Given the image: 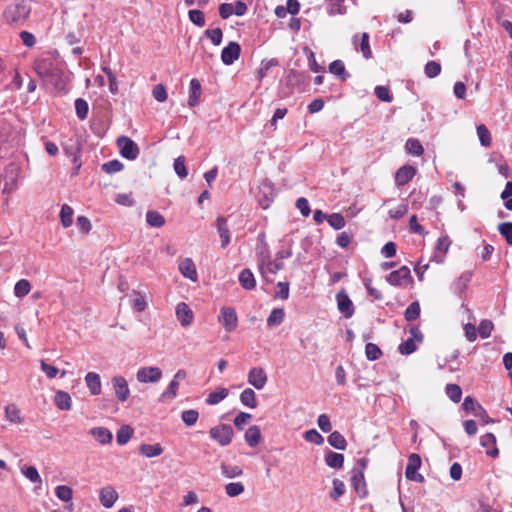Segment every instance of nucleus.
<instances>
[{
	"label": "nucleus",
	"instance_id": "f3484780",
	"mask_svg": "<svg viewBox=\"0 0 512 512\" xmlns=\"http://www.w3.org/2000/svg\"><path fill=\"white\" fill-rule=\"evenodd\" d=\"M89 433L94 438V440L101 445L110 444L113 439L111 431L105 427L91 428Z\"/></svg>",
	"mask_w": 512,
	"mask_h": 512
},
{
	"label": "nucleus",
	"instance_id": "f03ea898",
	"mask_svg": "<svg viewBox=\"0 0 512 512\" xmlns=\"http://www.w3.org/2000/svg\"><path fill=\"white\" fill-rule=\"evenodd\" d=\"M209 436L220 446L225 447L232 442L234 431L228 424H218L209 430Z\"/></svg>",
	"mask_w": 512,
	"mask_h": 512
},
{
	"label": "nucleus",
	"instance_id": "f257e3e1",
	"mask_svg": "<svg viewBox=\"0 0 512 512\" xmlns=\"http://www.w3.org/2000/svg\"><path fill=\"white\" fill-rule=\"evenodd\" d=\"M30 13V8L25 3L10 5L3 13L5 21L9 24L25 21Z\"/></svg>",
	"mask_w": 512,
	"mask_h": 512
},
{
	"label": "nucleus",
	"instance_id": "393cba45",
	"mask_svg": "<svg viewBox=\"0 0 512 512\" xmlns=\"http://www.w3.org/2000/svg\"><path fill=\"white\" fill-rule=\"evenodd\" d=\"M239 283L246 290H251L256 286V280L252 271L248 268L243 269L239 274Z\"/></svg>",
	"mask_w": 512,
	"mask_h": 512
},
{
	"label": "nucleus",
	"instance_id": "412c9836",
	"mask_svg": "<svg viewBox=\"0 0 512 512\" xmlns=\"http://www.w3.org/2000/svg\"><path fill=\"white\" fill-rule=\"evenodd\" d=\"M54 403L58 409L68 411L72 407V399L69 393L59 390L55 393Z\"/></svg>",
	"mask_w": 512,
	"mask_h": 512
},
{
	"label": "nucleus",
	"instance_id": "a19ab883",
	"mask_svg": "<svg viewBox=\"0 0 512 512\" xmlns=\"http://www.w3.org/2000/svg\"><path fill=\"white\" fill-rule=\"evenodd\" d=\"M133 429L129 425H123L117 432L116 439L119 445H125L133 435Z\"/></svg>",
	"mask_w": 512,
	"mask_h": 512
},
{
	"label": "nucleus",
	"instance_id": "338daca9",
	"mask_svg": "<svg viewBox=\"0 0 512 512\" xmlns=\"http://www.w3.org/2000/svg\"><path fill=\"white\" fill-rule=\"evenodd\" d=\"M252 419V415L245 412H240L235 418H234V425L239 429L242 430L246 424L250 422Z\"/></svg>",
	"mask_w": 512,
	"mask_h": 512
},
{
	"label": "nucleus",
	"instance_id": "1a4fd4ad",
	"mask_svg": "<svg viewBox=\"0 0 512 512\" xmlns=\"http://www.w3.org/2000/svg\"><path fill=\"white\" fill-rule=\"evenodd\" d=\"M241 47L237 42H230L221 52V60L225 65L233 64L240 57Z\"/></svg>",
	"mask_w": 512,
	"mask_h": 512
},
{
	"label": "nucleus",
	"instance_id": "09e8293b",
	"mask_svg": "<svg viewBox=\"0 0 512 512\" xmlns=\"http://www.w3.org/2000/svg\"><path fill=\"white\" fill-rule=\"evenodd\" d=\"M327 221L329 225L335 230L342 229L346 224L343 215L340 213H332L327 217Z\"/></svg>",
	"mask_w": 512,
	"mask_h": 512
},
{
	"label": "nucleus",
	"instance_id": "4468645a",
	"mask_svg": "<svg viewBox=\"0 0 512 512\" xmlns=\"http://www.w3.org/2000/svg\"><path fill=\"white\" fill-rule=\"evenodd\" d=\"M336 299L339 311L346 318H350L354 313V307L348 295L344 291H341L337 293Z\"/></svg>",
	"mask_w": 512,
	"mask_h": 512
},
{
	"label": "nucleus",
	"instance_id": "c85d7f7f",
	"mask_svg": "<svg viewBox=\"0 0 512 512\" xmlns=\"http://www.w3.org/2000/svg\"><path fill=\"white\" fill-rule=\"evenodd\" d=\"M47 80L54 85L57 91H63L65 89L66 80L63 78L62 71L59 68L53 69Z\"/></svg>",
	"mask_w": 512,
	"mask_h": 512
},
{
	"label": "nucleus",
	"instance_id": "c9c22d12",
	"mask_svg": "<svg viewBox=\"0 0 512 512\" xmlns=\"http://www.w3.org/2000/svg\"><path fill=\"white\" fill-rule=\"evenodd\" d=\"M328 443L339 450H344L347 445L345 438L338 431H334L328 436Z\"/></svg>",
	"mask_w": 512,
	"mask_h": 512
},
{
	"label": "nucleus",
	"instance_id": "20e7f679",
	"mask_svg": "<svg viewBox=\"0 0 512 512\" xmlns=\"http://www.w3.org/2000/svg\"><path fill=\"white\" fill-rule=\"evenodd\" d=\"M422 461L421 457L416 454L412 453L408 458V464L405 469V476L410 481H415L418 483L424 482V477L418 473V469L421 467Z\"/></svg>",
	"mask_w": 512,
	"mask_h": 512
},
{
	"label": "nucleus",
	"instance_id": "4c0bfd02",
	"mask_svg": "<svg viewBox=\"0 0 512 512\" xmlns=\"http://www.w3.org/2000/svg\"><path fill=\"white\" fill-rule=\"evenodd\" d=\"M221 473L226 478H236L243 474V470L241 467L236 465H227V464H221L220 466Z\"/></svg>",
	"mask_w": 512,
	"mask_h": 512
},
{
	"label": "nucleus",
	"instance_id": "ddd939ff",
	"mask_svg": "<svg viewBox=\"0 0 512 512\" xmlns=\"http://www.w3.org/2000/svg\"><path fill=\"white\" fill-rule=\"evenodd\" d=\"M352 486L354 487L355 491L359 495V497L364 498L367 496V486L364 479V474L362 470L354 469L353 475L351 477Z\"/></svg>",
	"mask_w": 512,
	"mask_h": 512
},
{
	"label": "nucleus",
	"instance_id": "052dcab7",
	"mask_svg": "<svg viewBox=\"0 0 512 512\" xmlns=\"http://www.w3.org/2000/svg\"><path fill=\"white\" fill-rule=\"evenodd\" d=\"M174 170L180 178H185L188 174L185 166L184 156H179L174 161Z\"/></svg>",
	"mask_w": 512,
	"mask_h": 512
},
{
	"label": "nucleus",
	"instance_id": "6e6552de",
	"mask_svg": "<svg viewBox=\"0 0 512 512\" xmlns=\"http://www.w3.org/2000/svg\"><path fill=\"white\" fill-rule=\"evenodd\" d=\"M386 279L393 286L406 284L411 280L410 269L407 266H402L398 270L391 272Z\"/></svg>",
	"mask_w": 512,
	"mask_h": 512
},
{
	"label": "nucleus",
	"instance_id": "cd10ccee",
	"mask_svg": "<svg viewBox=\"0 0 512 512\" xmlns=\"http://www.w3.org/2000/svg\"><path fill=\"white\" fill-rule=\"evenodd\" d=\"M201 95V85L197 79H192L190 81V94L188 99V104L191 107L197 105L199 98Z\"/></svg>",
	"mask_w": 512,
	"mask_h": 512
},
{
	"label": "nucleus",
	"instance_id": "9d476101",
	"mask_svg": "<svg viewBox=\"0 0 512 512\" xmlns=\"http://www.w3.org/2000/svg\"><path fill=\"white\" fill-rule=\"evenodd\" d=\"M248 383L258 390L265 387L267 383V375L260 367H254L248 372Z\"/></svg>",
	"mask_w": 512,
	"mask_h": 512
},
{
	"label": "nucleus",
	"instance_id": "a18cd8bd",
	"mask_svg": "<svg viewBox=\"0 0 512 512\" xmlns=\"http://www.w3.org/2000/svg\"><path fill=\"white\" fill-rule=\"evenodd\" d=\"M31 290L30 282L26 279L19 280L14 286V294L18 298L26 296Z\"/></svg>",
	"mask_w": 512,
	"mask_h": 512
},
{
	"label": "nucleus",
	"instance_id": "e2e57ef3",
	"mask_svg": "<svg viewBox=\"0 0 512 512\" xmlns=\"http://www.w3.org/2000/svg\"><path fill=\"white\" fill-rule=\"evenodd\" d=\"M123 167V164L118 160H111L102 165V169L108 174L119 172Z\"/></svg>",
	"mask_w": 512,
	"mask_h": 512
},
{
	"label": "nucleus",
	"instance_id": "603ef678",
	"mask_svg": "<svg viewBox=\"0 0 512 512\" xmlns=\"http://www.w3.org/2000/svg\"><path fill=\"white\" fill-rule=\"evenodd\" d=\"M365 354L367 359L374 361L382 356V351L376 344L367 343L365 346Z\"/></svg>",
	"mask_w": 512,
	"mask_h": 512
},
{
	"label": "nucleus",
	"instance_id": "4d7b16f0",
	"mask_svg": "<svg viewBox=\"0 0 512 512\" xmlns=\"http://www.w3.org/2000/svg\"><path fill=\"white\" fill-rule=\"evenodd\" d=\"M425 74L429 78L438 76L441 72V65L436 61H429L425 65Z\"/></svg>",
	"mask_w": 512,
	"mask_h": 512
},
{
	"label": "nucleus",
	"instance_id": "f8f14e48",
	"mask_svg": "<svg viewBox=\"0 0 512 512\" xmlns=\"http://www.w3.org/2000/svg\"><path fill=\"white\" fill-rule=\"evenodd\" d=\"M176 317L183 327H188L193 322L194 314L186 303L181 302L176 306Z\"/></svg>",
	"mask_w": 512,
	"mask_h": 512
},
{
	"label": "nucleus",
	"instance_id": "473e14b6",
	"mask_svg": "<svg viewBox=\"0 0 512 512\" xmlns=\"http://www.w3.org/2000/svg\"><path fill=\"white\" fill-rule=\"evenodd\" d=\"M405 149L408 154L413 156H420L424 152L423 146L421 145L420 141L415 138H410L406 141Z\"/></svg>",
	"mask_w": 512,
	"mask_h": 512
},
{
	"label": "nucleus",
	"instance_id": "dca6fc26",
	"mask_svg": "<svg viewBox=\"0 0 512 512\" xmlns=\"http://www.w3.org/2000/svg\"><path fill=\"white\" fill-rule=\"evenodd\" d=\"M416 174V169L413 166L405 165L400 167L395 174V182L397 186L407 184Z\"/></svg>",
	"mask_w": 512,
	"mask_h": 512
},
{
	"label": "nucleus",
	"instance_id": "2eb2a0df",
	"mask_svg": "<svg viewBox=\"0 0 512 512\" xmlns=\"http://www.w3.org/2000/svg\"><path fill=\"white\" fill-rule=\"evenodd\" d=\"M179 271L183 277L196 282L198 279V274L196 270V266L191 258H184L179 263Z\"/></svg>",
	"mask_w": 512,
	"mask_h": 512
},
{
	"label": "nucleus",
	"instance_id": "864d4df0",
	"mask_svg": "<svg viewBox=\"0 0 512 512\" xmlns=\"http://www.w3.org/2000/svg\"><path fill=\"white\" fill-rule=\"evenodd\" d=\"M446 394L453 402L458 403L462 397V390L457 384H448Z\"/></svg>",
	"mask_w": 512,
	"mask_h": 512
},
{
	"label": "nucleus",
	"instance_id": "37998d69",
	"mask_svg": "<svg viewBox=\"0 0 512 512\" xmlns=\"http://www.w3.org/2000/svg\"><path fill=\"white\" fill-rule=\"evenodd\" d=\"M332 484L333 489L330 491L329 496L332 500L337 501L345 493V484L340 479H334Z\"/></svg>",
	"mask_w": 512,
	"mask_h": 512
},
{
	"label": "nucleus",
	"instance_id": "13d9d810",
	"mask_svg": "<svg viewBox=\"0 0 512 512\" xmlns=\"http://www.w3.org/2000/svg\"><path fill=\"white\" fill-rule=\"evenodd\" d=\"M205 35L211 40V42L218 46L222 42L223 32L220 28L207 29Z\"/></svg>",
	"mask_w": 512,
	"mask_h": 512
},
{
	"label": "nucleus",
	"instance_id": "0e129e2a",
	"mask_svg": "<svg viewBox=\"0 0 512 512\" xmlns=\"http://www.w3.org/2000/svg\"><path fill=\"white\" fill-rule=\"evenodd\" d=\"M493 323L489 320H482L478 326L479 335L482 338H488L493 330Z\"/></svg>",
	"mask_w": 512,
	"mask_h": 512
},
{
	"label": "nucleus",
	"instance_id": "c756f323",
	"mask_svg": "<svg viewBox=\"0 0 512 512\" xmlns=\"http://www.w3.org/2000/svg\"><path fill=\"white\" fill-rule=\"evenodd\" d=\"M283 268V262L278 259H274L273 261H268L266 264L262 261L260 264V270L262 275H266V273L276 274L279 270Z\"/></svg>",
	"mask_w": 512,
	"mask_h": 512
},
{
	"label": "nucleus",
	"instance_id": "680f3d73",
	"mask_svg": "<svg viewBox=\"0 0 512 512\" xmlns=\"http://www.w3.org/2000/svg\"><path fill=\"white\" fill-rule=\"evenodd\" d=\"M330 4L328 7V14L329 15H342L345 13L346 9L342 5L343 0H329Z\"/></svg>",
	"mask_w": 512,
	"mask_h": 512
},
{
	"label": "nucleus",
	"instance_id": "4be33fe9",
	"mask_svg": "<svg viewBox=\"0 0 512 512\" xmlns=\"http://www.w3.org/2000/svg\"><path fill=\"white\" fill-rule=\"evenodd\" d=\"M217 230L221 238V246L225 248L230 243V233L227 220L224 217H218L216 220Z\"/></svg>",
	"mask_w": 512,
	"mask_h": 512
},
{
	"label": "nucleus",
	"instance_id": "bf43d9fd",
	"mask_svg": "<svg viewBox=\"0 0 512 512\" xmlns=\"http://www.w3.org/2000/svg\"><path fill=\"white\" fill-rule=\"evenodd\" d=\"M498 231L506 239L507 243L512 245V223L503 222L499 224Z\"/></svg>",
	"mask_w": 512,
	"mask_h": 512
},
{
	"label": "nucleus",
	"instance_id": "6e6d98bb",
	"mask_svg": "<svg viewBox=\"0 0 512 512\" xmlns=\"http://www.w3.org/2000/svg\"><path fill=\"white\" fill-rule=\"evenodd\" d=\"M198 417L199 413L194 409L185 410L181 414V419L187 426L194 425L197 422Z\"/></svg>",
	"mask_w": 512,
	"mask_h": 512
},
{
	"label": "nucleus",
	"instance_id": "7ed1b4c3",
	"mask_svg": "<svg viewBox=\"0 0 512 512\" xmlns=\"http://www.w3.org/2000/svg\"><path fill=\"white\" fill-rule=\"evenodd\" d=\"M162 370L156 366L141 367L136 372V379L139 383H157L162 378Z\"/></svg>",
	"mask_w": 512,
	"mask_h": 512
},
{
	"label": "nucleus",
	"instance_id": "423d86ee",
	"mask_svg": "<svg viewBox=\"0 0 512 512\" xmlns=\"http://www.w3.org/2000/svg\"><path fill=\"white\" fill-rule=\"evenodd\" d=\"M218 321L223 325L227 332H232L238 326V317L234 308L223 307L220 310Z\"/></svg>",
	"mask_w": 512,
	"mask_h": 512
},
{
	"label": "nucleus",
	"instance_id": "72a5a7b5",
	"mask_svg": "<svg viewBox=\"0 0 512 512\" xmlns=\"http://www.w3.org/2000/svg\"><path fill=\"white\" fill-rule=\"evenodd\" d=\"M240 401L243 405L249 408H256L257 401L255 392L251 388H246L240 394Z\"/></svg>",
	"mask_w": 512,
	"mask_h": 512
},
{
	"label": "nucleus",
	"instance_id": "b1692460",
	"mask_svg": "<svg viewBox=\"0 0 512 512\" xmlns=\"http://www.w3.org/2000/svg\"><path fill=\"white\" fill-rule=\"evenodd\" d=\"M139 452L146 458L158 457L163 453V447L157 444H141L139 446Z\"/></svg>",
	"mask_w": 512,
	"mask_h": 512
},
{
	"label": "nucleus",
	"instance_id": "774afa93",
	"mask_svg": "<svg viewBox=\"0 0 512 512\" xmlns=\"http://www.w3.org/2000/svg\"><path fill=\"white\" fill-rule=\"evenodd\" d=\"M152 95L158 102H164L167 100V91L162 84H157L152 90Z\"/></svg>",
	"mask_w": 512,
	"mask_h": 512
},
{
	"label": "nucleus",
	"instance_id": "69168bd1",
	"mask_svg": "<svg viewBox=\"0 0 512 512\" xmlns=\"http://www.w3.org/2000/svg\"><path fill=\"white\" fill-rule=\"evenodd\" d=\"M40 367H41V370L46 374V376L49 379L55 378L58 375V373H59V369L58 368H56L53 365L48 364L43 359L40 360Z\"/></svg>",
	"mask_w": 512,
	"mask_h": 512
},
{
	"label": "nucleus",
	"instance_id": "39448f33",
	"mask_svg": "<svg viewBox=\"0 0 512 512\" xmlns=\"http://www.w3.org/2000/svg\"><path fill=\"white\" fill-rule=\"evenodd\" d=\"M117 145L122 157L128 160H135L139 155L137 144L126 136L117 139Z\"/></svg>",
	"mask_w": 512,
	"mask_h": 512
},
{
	"label": "nucleus",
	"instance_id": "a878e982",
	"mask_svg": "<svg viewBox=\"0 0 512 512\" xmlns=\"http://www.w3.org/2000/svg\"><path fill=\"white\" fill-rule=\"evenodd\" d=\"M261 439V431L258 426L253 425L250 426L247 431L245 432V441L246 443L254 447L259 444Z\"/></svg>",
	"mask_w": 512,
	"mask_h": 512
},
{
	"label": "nucleus",
	"instance_id": "ea45409f",
	"mask_svg": "<svg viewBox=\"0 0 512 512\" xmlns=\"http://www.w3.org/2000/svg\"><path fill=\"white\" fill-rule=\"evenodd\" d=\"M326 464L331 468H341L344 462V456L340 453L329 452L325 457Z\"/></svg>",
	"mask_w": 512,
	"mask_h": 512
},
{
	"label": "nucleus",
	"instance_id": "0eeeda50",
	"mask_svg": "<svg viewBox=\"0 0 512 512\" xmlns=\"http://www.w3.org/2000/svg\"><path fill=\"white\" fill-rule=\"evenodd\" d=\"M112 386L115 396L120 402H125L129 398V385L127 380L123 376H114L112 378Z\"/></svg>",
	"mask_w": 512,
	"mask_h": 512
},
{
	"label": "nucleus",
	"instance_id": "49530a36",
	"mask_svg": "<svg viewBox=\"0 0 512 512\" xmlns=\"http://www.w3.org/2000/svg\"><path fill=\"white\" fill-rule=\"evenodd\" d=\"M329 71L341 78L342 80H345L347 78V73L345 71V65L341 60H335L329 65Z\"/></svg>",
	"mask_w": 512,
	"mask_h": 512
},
{
	"label": "nucleus",
	"instance_id": "7c9ffc66",
	"mask_svg": "<svg viewBox=\"0 0 512 512\" xmlns=\"http://www.w3.org/2000/svg\"><path fill=\"white\" fill-rule=\"evenodd\" d=\"M146 222L151 227L160 228L165 224V218L159 212L154 210H149L146 213Z\"/></svg>",
	"mask_w": 512,
	"mask_h": 512
},
{
	"label": "nucleus",
	"instance_id": "8fccbe9b",
	"mask_svg": "<svg viewBox=\"0 0 512 512\" xmlns=\"http://www.w3.org/2000/svg\"><path fill=\"white\" fill-rule=\"evenodd\" d=\"M359 50L361 51L364 58L370 59L372 57V51L369 44V35L366 32L361 34Z\"/></svg>",
	"mask_w": 512,
	"mask_h": 512
},
{
	"label": "nucleus",
	"instance_id": "f704fd0d",
	"mask_svg": "<svg viewBox=\"0 0 512 512\" xmlns=\"http://www.w3.org/2000/svg\"><path fill=\"white\" fill-rule=\"evenodd\" d=\"M73 214H74V211L69 205H67V204L62 205L61 211H60V220H61V224L63 225V227L68 228L72 225Z\"/></svg>",
	"mask_w": 512,
	"mask_h": 512
},
{
	"label": "nucleus",
	"instance_id": "3c124183",
	"mask_svg": "<svg viewBox=\"0 0 512 512\" xmlns=\"http://www.w3.org/2000/svg\"><path fill=\"white\" fill-rule=\"evenodd\" d=\"M75 110L78 118L84 120L87 118L89 106L87 101L82 98H78L75 101Z\"/></svg>",
	"mask_w": 512,
	"mask_h": 512
},
{
	"label": "nucleus",
	"instance_id": "bb28decb",
	"mask_svg": "<svg viewBox=\"0 0 512 512\" xmlns=\"http://www.w3.org/2000/svg\"><path fill=\"white\" fill-rule=\"evenodd\" d=\"M5 417L13 424H21L23 422L20 409L15 404H9L5 407Z\"/></svg>",
	"mask_w": 512,
	"mask_h": 512
},
{
	"label": "nucleus",
	"instance_id": "79ce46f5",
	"mask_svg": "<svg viewBox=\"0 0 512 512\" xmlns=\"http://www.w3.org/2000/svg\"><path fill=\"white\" fill-rule=\"evenodd\" d=\"M21 473L29 479L32 483H42V479L40 474L38 473V470L35 466H23L21 468Z\"/></svg>",
	"mask_w": 512,
	"mask_h": 512
},
{
	"label": "nucleus",
	"instance_id": "aec40b11",
	"mask_svg": "<svg viewBox=\"0 0 512 512\" xmlns=\"http://www.w3.org/2000/svg\"><path fill=\"white\" fill-rule=\"evenodd\" d=\"M481 446L485 447L486 453L489 456L496 457L499 453L498 449L496 448V438L494 434L487 433L483 435L480 439Z\"/></svg>",
	"mask_w": 512,
	"mask_h": 512
},
{
	"label": "nucleus",
	"instance_id": "5701e85b",
	"mask_svg": "<svg viewBox=\"0 0 512 512\" xmlns=\"http://www.w3.org/2000/svg\"><path fill=\"white\" fill-rule=\"evenodd\" d=\"M53 69L58 68L53 67L50 59H41L35 62V71L42 78L48 79Z\"/></svg>",
	"mask_w": 512,
	"mask_h": 512
},
{
	"label": "nucleus",
	"instance_id": "2f4dec72",
	"mask_svg": "<svg viewBox=\"0 0 512 512\" xmlns=\"http://www.w3.org/2000/svg\"><path fill=\"white\" fill-rule=\"evenodd\" d=\"M284 317H285V312L282 308L273 309L267 318V326L268 327L279 326L283 322Z\"/></svg>",
	"mask_w": 512,
	"mask_h": 512
},
{
	"label": "nucleus",
	"instance_id": "a211bd4d",
	"mask_svg": "<svg viewBox=\"0 0 512 512\" xmlns=\"http://www.w3.org/2000/svg\"><path fill=\"white\" fill-rule=\"evenodd\" d=\"M55 495L56 497L65 503H69L67 506L68 511L72 512L74 509V505L71 502L73 498V489L70 486L67 485H58L55 488Z\"/></svg>",
	"mask_w": 512,
	"mask_h": 512
},
{
	"label": "nucleus",
	"instance_id": "c03bdc74",
	"mask_svg": "<svg viewBox=\"0 0 512 512\" xmlns=\"http://www.w3.org/2000/svg\"><path fill=\"white\" fill-rule=\"evenodd\" d=\"M179 384H180L179 382L172 379L171 382L169 383L167 389L161 394L160 400L161 401L173 400L177 396Z\"/></svg>",
	"mask_w": 512,
	"mask_h": 512
},
{
	"label": "nucleus",
	"instance_id": "58836bf2",
	"mask_svg": "<svg viewBox=\"0 0 512 512\" xmlns=\"http://www.w3.org/2000/svg\"><path fill=\"white\" fill-rule=\"evenodd\" d=\"M228 396V389L220 388L211 392L206 398V403L209 405H216Z\"/></svg>",
	"mask_w": 512,
	"mask_h": 512
},
{
	"label": "nucleus",
	"instance_id": "9b49d317",
	"mask_svg": "<svg viewBox=\"0 0 512 512\" xmlns=\"http://www.w3.org/2000/svg\"><path fill=\"white\" fill-rule=\"evenodd\" d=\"M118 498V492L112 486H105L99 491V501L105 508H111Z\"/></svg>",
	"mask_w": 512,
	"mask_h": 512
},
{
	"label": "nucleus",
	"instance_id": "6ab92c4d",
	"mask_svg": "<svg viewBox=\"0 0 512 512\" xmlns=\"http://www.w3.org/2000/svg\"><path fill=\"white\" fill-rule=\"evenodd\" d=\"M85 383L92 395L96 396L101 393L102 383L99 374L88 372L85 376Z\"/></svg>",
	"mask_w": 512,
	"mask_h": 512
},
{
	"label": "nucleus",
	"instance_id": "e433bc0d",
	"mask_svg": "<svg viewBox=\"0 0 512 512\" xmlns=\"http://www.w3.org/2000/svg\"><path fill=\"white\" fill-rule=\"evenodd\" d=\"M476 131L481 145L483 147H489L492 143V138L488 128L484 124H480L477 126Z\"/></svg>",
	"mask_w": 512,
	"mask_h": 512
},
{
	"label": "nucleus",
	"instance_id": "de8ad7c7",
	"mask_svg": "<svg viewBox=\"0 0 512 512\" xmlns=\"http://www.w3.org/2000/svg\"><path fill=\"white\" fill-rule=\"evenodd\" d=\"M244 490L245 487L241 482H230L225 486V492L229 497H237L241 495Z\"/></svg>",
	"mask_w": 512,
	"mask_h": 512
},
{
	"label": "nucleus",
	"instance_id": "5fc2aeb1",
	"mask_svg": "<svg viewBox=\"0 0 512 512\" xmlns=\"http://www.w3.org/2000/svg\"><path fill=\"white\" fill-rule=\"evenodd\" d=\"M420 315V305L418 302H412L405 310V319L407 321H414Z\"/></svg>",
	"mask_w": 512,
	"mask_h": 512
}]
</instances>
